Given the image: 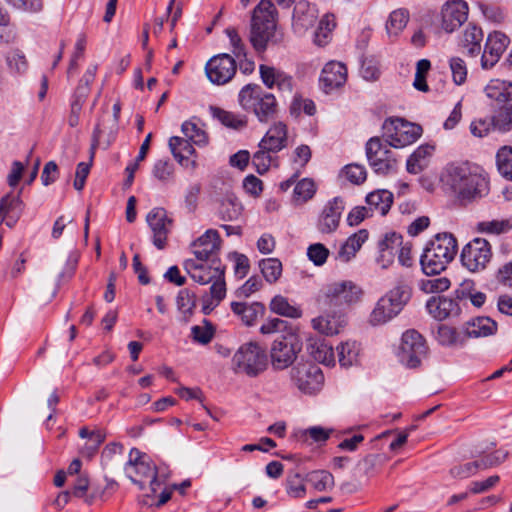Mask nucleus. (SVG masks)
I'll return each instance as SVG.
<instances>
[{
	"instance_id": "obj_1",
	"label": "nucleus",
	"mask_w": 512,
	"mask_h": 512,
	"mask_svg": "<svg viewBox=\"0 0 512 512\" xmlns=\"http://www.w3.org/2000/svg\"><path fill=\"white\" fill-rule=\"evenodd\" d=\"M440 180L443 188L460 200H472L488 192L486 177L467 163L447 165Z\"/></svg>"
},
{
	"instance_id": "obj_2",
	"label": "nucleus",
	"mask_w": 512,
	"mask_h": 512,
	"mask_svg": "<svg viewBox=\"0 0 512 512\" xmlns=\"http://www.w3.org/2000/svg\"><path fill=\"white\" fill-rule=\"evenodd\" d=\"M278 12L271 0H261L253 9L249 41L257 52L266 50L275 40Z\"/></svg>"
},
{
	"instance_id": "obj_3",
	"label": "nucleus",
	"mask_w": 512,
	"mask_h": 512,
	"mask_svg": "<svg viewBox=\"0 0 512 512\" xmlns=\"http://www.w3.org/2000/svg\"><path fill=\"white\" fill-rule=\"evenodd\" d=\"M457 253V241L450 233L437 234L426 246L421 255L420 264L427 275L440 274L454 259Z\"/></svg>"
},
{
	"instance_id": "obj_4",
	"label": "nucleus",
	"mask_w": 512,
	"mask_h": 512,
	"mask_svg": "<svg viewBox=\"0 0 512 512\" xmlns=\"http://www.w3.org/2000/svg\"><path fill=\"white\" fill-rule=\"evenodd\" d=\"M239 104L245 111L253 112L260 122H268L278 111L275 96L257 84H248L240 90Z\"/></svg>"
},
{
	"instance_id": "obj_5",
	"label": "nucleus",
	"mask_w": 512,
	"mask_h": 512,
	"mask_svg": "<svg viewBox=\"0 0 512 512\" xmlns=\"http://www.w3.org/2000/svg\"><path fill=\"white\" fill-rule=\"evenodd\" d=\"M232 368L237 374L258 376L267 368L265 350L257 342L242 344L233 355Z\"/></svg>"
},
{
	"instance_id": "obj_6",
	"label": "nucleus",
	"mask_w": 512,
	"mask_h": 512,
	"mask_svg": "<svg viewBox=\"0 0 512 512\" xmlns=\"http://www.w3.org/2000/svg\"><path fill=\"white\" fill-rule=\"evenodd\" d=\"M124 470L127 477L140 489H144L145 484L148 483L152 494L156 493L162 484L157 477L156 466L137 449L130 451L129 460L125 464Z\"/></svg>"
},
{
	"instance_id": "obj_7",
	"label": "nucleus",
	"mask_w": 512,
	"mask_h": 512,
	"mask_svg": "<svg viewBox=\"0 0 512 512\" xmlns=\"http://www.w3.org/2000/svg\"><path fill=\"white\" fill-rule=\"evenodd\" d=\"M410 290L406 286H397L379 299L370 314L372 325H381L397 316L410 299Z\"/></svg>"
},
{
	"instance_id": "obj_8",
	"label": "nucleus",
	"mask_w": 512,
	"mask_h": 512,
	"mask_svg": "<svg viewBox=\"0 0 512 512\" xmlns=\"http://www.w3.org/2000/svg\"><path fill=\"white\" fill-rule=\"evenodd\" d=\"M302 350V342L299 336L293 332L278 335L270 347L271 366L276 371H282L290 367Z\"/></svg>"
},
{
	"instance_id": "obj_9",
	"label": "nucleus",
	"mask_w": 512,
	"mask_h": 512,
	"mask_svg": "<svg viewBox=\"0 0 512 512\" xmlns=\"http://www.w3.org/2000/svg\"><path fill=\"white\" fill-rule=\"evenodd\" d=\"M361 295V288L354 282L346 280L327 285L319 301L326 308L341 311L357 303Z\"/></svg>"
},
{
	"instance_id": "obj_10",
	"label": "nucleus",
	"mask_w": 512,
	"mask_h": 512,
	"mask_svg": "<svg viewBox=\"0 0 512 512\" xmlns=\"http://www.w3.org/2000/svg\"><path fill=\"white\" fill-rule=\"evenodd\" d=\"M290 380L301 393L315 395L323 387L324 375L320 367L313 363H298L290 370Z\"/></svg>"
},
{
	"instance_id": "obj_11",
	"label": "nucleus",
	"mask_w": 512,
	"mask_h": 512,
	"mask_svg": "<svg viewBox=\"0 0 512 512\" xmlns=\"http://www.w3.org/2000/svg\"><path fill=\"white\" fill-rule=\"evenodd\" d=\"M426 353V342L419 332L410 329L403 333L397 356L404 366L418 367Z\"/></svg>"
},
{
	"instance_id": "obj_12",
	"label": "nucleus",
	"mask_w": 512,
	"mask_h": 512,
	"mask_svg": "<svg viewBox=\"0 0 512 512\" xmlns=\"http://www.w3.org/2000/svg\"><path fill=\"white\" fill-rule=\"evenodd\" d=\"M385 137L389 146L403 148L417 141L422 133L419 125L401 118L392 119L384 124Z\"/></svg>"
},
{
	"instance_id": "obj_13",
	"label": "nucleus",
	"mask_w": 512,
	"mask_h": 512,
	"mask_svg": "<svg viewBox=\"0 0 512 512\" xmlns=\"http://www.w3.org/2000/svg\"><path fill=\"white\" fill-rule=\"evenodd\" d=\"M462 265L470 272L484 270L492 258L490 243L484 238H475L461 252Z\"/></svg>"
},
{
	"instance_id": "obj_14",
	"label": "nucleus",
	"mask_w": 512,
	"mask_h": 512,
	"mask_svg": "<svg viewBox=\"0 0 512 512\" xmlns=\"http://www.w3.org/2000/svg\"><path fill=\"white\" fill-rule=\"evenodd\" d=\"M366 156L370 166L378 174H388L396 169L397 160L379 138H371L366 143Z\"/></svg>"
},
{
	"instance_id": "obj_15",
	"label": "nucleus",
	"mask_w": 512,
	"mask_h": 512,
	"mask_svg": "<svg viewBox=\"0 0 512 512\" xmlns=\"http://www.w3.org/2000/svg\"><path fill=\"white\" fill-rule=\"evenodd\" d=\"M379 246L382 250V258L387 256L386 263L382 264V268L385 269L390 266L396 254L401 265L406 267L412 265L411 246L408 243L403 244L401 235L397 233L387 234L379 243Z\"/></svg>"
},
{
	"instance_id": "obj_16",
	"label": "nucleus",
	"mask_w": 512,
	"mask_h": 512,
	"mask_svg": "<svg viewBox=\"0 0 512 512\" xmlns=\"http://www.w3.org/2000/svg\"><path fill=\"white\" fill-rule=\"evenodd\" d=\"M236 69V61L229 54H219L212 57L205 67L208 79L217 85L229 82L235 75Z\"/></svg>"
},
{
	"instance_id": "obj_17",
	"label": "nucleus",
	"mask_w": 512,
	"mask_h": 512,
	"mask_svg": "<svg viewBox=\"0 0 512 512\" xmlns=\"http://www.w3.org/2000/svg\"><path fill=\"white\" fill-rule=\"evenodd\" d=\"M146 221L153 233V244L160 250L164 249L172 225L166 210L154 208L147 214Z\"/></svg>"
},
{
	"instance_id": "obj_18",
	"label": "nucleus",
	"mask_w": 512,
	"mask_h": 512,
	"mask_svg": "<svg viewBox=\"0 0 512 512\" xmlns=\"http://www.w3.org/2000/svg\"><path fill=\"white\" fill-rule=\"evenodd\" d=\"M508 45L509 38L505 34L498 31L490 33L481 57V67L483 69L492 68L499 61Z\"/></svg>"
},
{
	"instance_id": "obj_19",
	"label": "nucleus",
	"mask_w": 512,
	"mask_h": 512,
	"mask_svg": "<svg viewBox=\"0 0 512 512\" xmlns=\"http://www.w3.org/2000/svg\"><path fill=\"white\" fill-rule=\"evenodd\" d=\"M343 210L344 202L342 198L335 197L328 201L319 215L317 222L318 231L322 234L335 232L339 226Z\"/></svg>"
},
{
	"instance_id": "obj_20",
	"label": "nucleus",
	"mask_w": 512,
	"mask_h": 512,
	"mask_svg": "<svg viewBox=\"0 0 512 512\" xmlns=\"http://www.w3.org/2000/svg\"><path fill=\"white\" fill-rule=\"evenodd\" d=\"M318 19L317 8L306 0H300L295 4L292 27L298 35L305 34L312 28Z\"/></svg>"
},
{
	"instance_id": "obj_21",
	"label": "nucleus",
	"mask_w": 512,
	"mask_h": 512,
	"mask_svg": "<svg viewBox=\"0 0 512 512\" xmlns=\"http://www.w3.org/2000/svg\"><path fill=\"white\" fill-rule=\"evenodd\" d=\"M220 249V237L216 230H207L202 236L192 243V252L197 261L205 262L211 260L214 264V257Z\"/></svg>"
},
{
	"instance_id": "obj_22",
	"label": "nucleus",
	"mask_w": 512,
	"mask_h": 512,
	"mask_svg": "<svg viewBox=\"0 0 512 512\" xmlns=\"http://www.w3.org/2000/svg\"><path fill=\"white\" fill-rule=\"evenodd\" d=\"M442 28L453 32L459 28L468 17V5L463 0L448 1L442 8Z\"/></svg>"
},
{
	"instance_id": "obj_23",
	"label": "nucleus",
	"mask_w": 512,
	"mask_h": 512,
	"mask_svg": "<svg viewBox=\"0 0 512 512\" xmlns=\"http://www.w3.org/2000/svg\"><path fill=\"white\" fill-rule=\"evenodd\" d=\"M346 80L347 68L341 62L330 61L322 69L320 83L326 93L342 87Z\"/></svg>"
},
{
	"instance_id": "obj_24",
	"label": "nucleus",
	"mask_w": 512,
	"mask_h": 512,
	"mask_svg": "<svg viewBox=\"0 0 512 512\" xmlns=\"http://www.w3.org/2000/svg\"><path fill=\"white\" fill-rule=\"evenodd\" d=\"M215 201L218 203V214L224 221H235L242 214V205L229 187H224L217 194Z\"/></svg>"
},
{
	"instance_id": "obj_25",
	"label": "nucleus",
	"mask_w": 512,
	"mask_h": 512,
	"mask_svg": "<svg viewBox=\"0 0 512 512\" xmlns=\"http://www.w3.org/2000/svg\"><path fill=\"white\" fill-rule=\"evenodd\" d=\"M184 267L190 277L201 285L208 284L215 278H219L224 271L219 266L208 265L194 259L186 260Z\"/></svg>"
},
{
	"instance_id": "obj_26",
	"label": "nucleus",
	"mask_w": 512,
	"mask_h": 512,
	"mask_svg": "<svg viewBox=\"0 0 512 512\" xmlns=\"http://www.w3.org/2000/svg\"><path fill=\"white\" fill-rule=\"evenodd\" d=\"M426 309L433 318L440 321L460 314L458 302L446 297H431L426 303Z\"/></svg>"
},
{
	"instance_id": "obj_27",
	"label": "nucleus",
	"mask_w": 512,
	"mask_h": 512,
	"mask_svg": "<svg viewBox=\"0 0 512 512\" xmlns=\"http://www.w3.org/2000/svg\"><path fill=\"white\" fill-rule=\"evenodd\" d=\"M288 131L283 122L274 123L266 132L260 143L262 148L277 153L287 146Z\"/></svg>"
},
{
	"instance_id": "obj_28",
	"label": "nucleus",
	"mask_w": 512,
	"mask_h": 512,
	"mask_svg": "<svg viewBox=\"0 0 512 512\" xmlns=\"http://www.w3.org/2000/svg\"><path fill=\"white\" fill-rule=\"evenodd\" d=\"M169 148L174 158L180 165L195 168L196 161L189 157L195 153L192 142L186 137L173 136L169 139Z\"/></svg>"
},
{
	"instance_id": "obj_29",
	"label": "nucleus",
	"mask_w": 512,
	"mask_h": 512,
	"mask_svg": "<svg viewBox=\"0 0 512 512\" xmlns=\"http://www.w3.org/2000/svg\"><path fill=\"white\" fill-rule=\"evenodd\" d=\"M307 350L313 359L325 365L334 364V351L331 344L323 338H311Z\"/></svg>"
},
{
	"instance_id": "obj_30",
	"label": "nucleus",
	"mask_w": 512,
	"mask_h": 512,
	"mask_svg": "<svg viewBox=\"0 0 512 512\" xmlns=\"http://www.w3.org/2000/svg\"><path fill=\"white\" fill-rule=\"evenodd\" d=\"M367 208L373 213L384 216L390 210L393 203V194L385 189L376 190L366 196Z\"/></svg>"
},
{
	"instance_id": "obj_31",
	"label": "nucleus",
	"mask_w": 512,
	"mask_h": 512,
	"mask_svg": "<svg viewBox=\"0 0 512 512\" xmlns=\"http://www.w3.org/2000/svg\"><path fill=\"white\" fill-rule=\"evenodd\" d=\"M231 310L241 318L244 324L251 326L259 316L264 314L265 307L260 302H254L251 304L245 302H232Z\"/></svg>"
},
{
	"instance_id": "obj_32",
	"label": "nucleus",
	"mask_w": 512,
	"mask_h": 512,
	"mask_svg": "<svg viewBox=\"0 0 512 512\" xmlns=\"http://www.w3.org/2000/svg\"><path fill=\"white\" fill-rule=\"evenodd\" d=\"M345 323L346 322L342 314H325L312 320L313 328L318 332L326 335H334L339 333L340 329L345 325Z\"/></svg>"
},
{
	"instance_id": "obj_33",
	"label": "nucleus",
	"mask_w": 512,
	"mask_h": 512,
	"mask_svg": "<svg viewBox=\"0 0 512 512\" xmlns=\"http://www.w3.org/2000/svg\"><path fill=\"white\" fill-rule=\"evenodd\" d=\"M485 94L488 98L505 103L512 100V82L500 79H492L485 87Z\"/></svg>"
},
{
	"instance_id": "obj_34",
	"label": "nucleus",
	"mask_w": 512,
	"mask_h": 512,
	"mask_svg": "<svg viewBox=\"0 0 512 512\" xmlns=\"http://www.w3.org/2000/svg\"><path fill=\"white\" fill-rule=\"evenodd\" d=\"M497 330V323L489 317H477L468 322L465 334L468 337L478 338L493 335Z\"/></svg>"
},
{
	"instance_id": "obj_35",
	"label": "nucleus",
	"mask_w": 512,
	"mask_h": 512,
	"mask_svg": "<svg viewBox=\"0 0 512 512\" xmlns=\"http://www.w3.org/2000/svg\"><path fill=\"white\" fill-rule=\"evenodd\" d=\"M409 12L406 9L400 8L392 11L386 21L385 29L390 39L397 38L409 21Z\"/></svg>"
},
{
	"instance_id": "obj_36",
	"label": "nucleus",
	"mask_w": 512,
	"mask_h": 512,
	"mask_svg": "<svg viewBox=\"0 0 512 512\" xmlns=\"http://www.w3.org/2000/svg\"><path fill=\"white\" fill-rule=\"evenodd\" d=\"M482 39L483 32L481 28L474 25H468L462 34L460 45L473 56L481 51Z\"/></svg>"
},
{
	"instance_id": "obj_37",
	"label": "nucleus",
	"mask_w": 512,
	"mask_h": 512,
	"mask_svg": "<svg viewBox=\"0 0 512 512\" xmlns=\"http://www.w3.org/2000/svg\"><path fill=\"white\" fill-rule=\"evenodd\" d=\"M336 27L335 18L333 15H324L318 23V26L313 34V42L317 46L323 47L327 45L331 38L332 32Z\"/></svg>"
},
{
	"instance_id": "obj_38",
	"label": "nucleus",
	"mask_w": 512,
	"mask_h": 512,
	"mask_svg": "<svg viewBox=\"0 0 512 512\" xmlns=\"http://www.w3.org/2000/svg\"><path fill=\"white\" fill-rule=\"evenodd\" d=\"M78 255L69 254L65 259H57L52 263V271L58 275L59 280L70 279L76 270Z\"/></svg>"
},
{
	"instance_id": "obj_39",
	"label": "nucleus",
	"mask_w": 512,
	"mask_h": 512,
	"mask_svg": "<svg viewBox=\"0 0 512 512\" xmlns=\"http://www.w3.org/2000/svg\"><path fill=\"white\" fill-rule=\"evenodd\" d=\"M432 147H418L407 160V171L412 174L420 173L427 166V157L431 155Z\"/></svg>"
},
{
	"instance_id": "obj_40",
	"label": "nucleus",
	"mask_w": 512,
	"mask_h": 512,
	"mask_svg": "<svg viewBox=\"0 0 512 512\" xmlns=\"http://www.w3.org/2000/svg\"><path fill=\"white\" fill-rule=\"evenodd\" d=\"M338 360L341 366L350 367L358 360L359 346L355 341H346L337 346Z\"/></svg>"
},
{
	"instance_id": "obj_41",
	"label": "nucleus",
	"mask_w": 512,
	"mask_h": 512,
	"mask_svg": "<svg viewBox=\"0 0 512 512\" xmlns=\"http://www.w3.org/2000/svg\"><path fill=\"white\" fill-rule=\"evenodd\" d=\"M316 192L315 183L308 178L300 180L294 188L293 202L295 205H302L313 198Z\"/></svg>"
},
{
	"instance_id": "obj_42",
	"label": "nucleus",
	"mask_w": 512,
	"mask_h": 512,
	"mask_svg": "<svg viewBox=\"0 0 512 512\" xmlns=\"http://www.w3.org/2000/svg\"><path fill=\"white\" fill-rule=\"evenodd\" d=\"M270 309L272 312L284 317L299 318L302 315L298 307L291 305L287 298L281 295H277L271 300Z\"/></svg>"
},
{
	"instance_id": "obj_43",
	"label": "nucleus",
	"mask_w": 512,
	"mask_h": 512,
	"mask_svg": "<svg viewBox=\"0 0 512 512\" xmlns=\"http://www.w3.org/2000/svg\"><path fill=\"white\" fill-rule=\"evenodd\" d=\"M306 480L317 491L322 492L334 486L333 475L325 470H316L307 474Z\"/></svg>"
},
{
	"instance_id": "obj_44",
	"label": "nucleus",
	"mask_w": 512,
	"mask_h": 512,
	"mask_svg": "<svg viewBox=\"0 0 512 512\" xmlns=\"http://www.w3.org/2000/svg\"><path fill=\"white\" fill-rule=\"evenodd\" d=\"M176 305L178 311L182 314L181 320L185 323L188 322L196 306L195 295L188 289L180 290L176 298Z\"/></svg>"
},
{
	"instance_id": "obj_45",
	"label": "nucleus",
	"mask_w": 512,
	"mask_h": 512,
	"mask_svg": "<svg viewBox=\"0 0 512 512\" xmlns=\"http://www.w3.org/2000/svg\"><path fill=\"white\" fill-rule=\"evenodd\" d=\"M263 277L268 283H275L282 274V263L277 258H266L259 262Z\"/></svg>"
},
{
	"instance_id": "obj_46",
	"label": "nucleus",
	"mask_w": 512,
	"mask_h": 512,
	"mask_svg": "<svg viewBox=\"0 0 512 512\" xmlns=\"http://www.w3.org/2000/svg\"><path fill=\"white\" fill-rule=\"evenodd\" d=\"M181 131L184 137L188 138L195 145L204 146L208 143L206 132L192 120L185 121L181 126Z\"/></svg>"
},
{
	"instance_id": "obj_47",
	"label": "nucleus",
	"mask_w": 512,
	"mask_h": 512,
	"mask_svg": "<svg viewBox=\"0 0 512 512\" xmlns=\"http://www.w3.org/2000/svg\"><path fill=\"white\" fill-rule=\"evenodd\" d=\"M87 97V88L83 87V85H78L74 94L73 101L71 103V111L68 118V123L71 127H75L79 123V115L82 109V106Z\"/></svg>"
},
{
	"instance_id": "obj_48",
	"label": "nucleus",
	"mask_w": 512,
	"mask_h": 512,
	"mask_svg": "<svg viewBox=\"0 0 512 512\" xmlns=\"http://www.w3.org/2000/svg\"><path fill=\"white\" fill-rule=\"evenodd\" d=\"M512 229V222L508 219H494L481 221L477 224V230L481 233L499 235Z\"/></svg>"
},
{
	"instance_id": "obj_49",
	"label": "nucleus",
	"mask_w": 512,
	"mask_h": 512,
	"mask_svg": "<svg viewBox=\"0 0 512 512\" xmlns=\"http://www.w3.org/2000/svg\"><path fill=\"white\" fill-rule=\"evenodd\" d=\"M496 161L500 174L507 180H512V147L504 146L499 149Z\"/></svg>"
},
{
	"instance_id": "obj_50",
	"label": "nucleus",
	"mask_w": 512,
	"mask_h": 512,
	"mask_svg": "<svg viewBox=\"0 0 512 512\" xmlns=\"http://www.w3.org/2000/svg\"><path fill=\"white\" fill-rule=\"evenodd\" d=\"M419 288L426 294L442 293L449 289L451 282L447 277L426 278L419 281Z\"/></svg>"
},
{
	"instance_id": "obj_51",
	"label": "nucleus",
	"mask_w": 512,
	"mask_h": 512,
	"mask_svg": "<svg viewBox=\"0 0 512 512\" xmlns=\"http://www.w3.org/2000/svg\"><path fill=\"white\" fill-rule=\"evenodd\" d=\"M110 126H111V122H109V118L108 119L102 118L95 126L93 134H92L91 159L93 158L94 150L98 146L103 144L105 149L109 147V146H106L105 141L108 138V132H109Z\"/></svg>"
},
{
	"instance_id": "obj_52",
	"label": "nucleus",
	"mask_w": 512,
	"mask_h": 512,
	"mask_svg": "<svg viewBox=\"0 0 512 512\" xmlns=\"http://www.w3.org/2000/svg\"><path fill=\"white\" fill-rule=\"evenodd\" d=\"M493 126L501 132L512 129V105L501 107L492 117Z\"/></svg>"
},
{
	"instance_id": "obj_53",
	"label": "nucleus",
	"mask_w": 512,
	"mask_h": 512,
	"mask_svg": "<svg viewBox=\"0 0 512 512\" xmlns=\"http://www.w3.org/2000/svg\"><path fill=\"white\" fill-rule=\"evenodd\" d=\"M212 113L223 125L234 129L242 128L246 125L244 117L236 115L232 112L222 110L220 108H212Z\"/></svg>"
},
{
	"instance_id": "obj_54",
	"label": "nucleus",
	"mask_w": 512,
	"mask_h": 512,
	"mask_svg": "<svg viewBox=\"0 0 512 512\" xmlns=\"http://www.w3.org/2000/svg\"><path fill=\"white\" fill-rule=\"evenodd\" d=\"M271 153L273 152L262 148L261 144H259V149L254 153L252 158V163L259 174H264L269 170L272 163Z\"/></svg>"
},
{
	"instance_id": "obj_55",
	"label": "nucleus",
	"mask_w": 512,
	"mask_h": 512,
	"mask_svg": "<svg viewBox=\"0 0 512 512\" xmlns=\"http://www.w3.org/2000/svg\"><path fill=\"white\" fill-rule=\"evenodd\" d=\"M287 494L293 498H302L306 494L304 479L299 473L289 475L286 485Z\"/></svg>"
},
{
	"instance_id": "obj_56",
	"label": "nucleus",
	"mask_w": 512,
	"mask_h": 512,
	"mask_svg": "<svg viewBox=\"0 0 512 512\" xmlns=\"http://www.w3.org/2000/svg\"><path fill=\"white\" fill-rule=\"evenodd\" d=\"M449 64L454 83L457 85L463 84L466 81L468 73L464 60L459 57H452Z\"/></svg>"
},
{
	"instance_id": "obj_57",
	"label": "nucleus",
	"mask_w": 512,
	"mask_h": 512,
	"mask_svg": "<svg viewBox=\"0 0 512 512\" xmlns=\"http://www.w3.org/2000/svg\"><path fill=\"white\" fill-rule=\"evenodd\" d=\"M508 456V452L504 450H496L491 454H484L478 459V463L481 470L497 466L505 461Z\"/></svg>"
},
{
	"instance_id": "obj_58",
	"label": "nucleus",
	"mask_w": 512,
	"mask_h": 512,
	"mask_svg": "<svg viewBox=\"0 0 512 512\" xmlns=\"http://www.w3.org/2000/svg\"><path fill=\"white\" fill-rule=\"evenodd\" d=\"M481 470L478 460L473 462H468L464 464H459L450 469V475L453 478L465 479L477 473V471Z\"/></svg>"
},
{
	"instance_id": "obj_59",
	"label": "nucleus",
	"mask_w": 512,
	"mask_h": 512,
	"mask_svg": "<svg viewBox=\"0 0 512 512\" xmlns=\"http://www.w3.org/2000/svg\"><path fill=\"white\" fill-rule=\"evenodd\" d=\"M226 35L230 40V45L232 47V53L236 58L241 59L242 57H246V49L245 45L239 36L237 30L233 27H229L225 30Z\"/></svg>"
},
{
	"instance_id": "obj_60",
	"label": "nucleus",
	"mask_w": 512,
	"mask_h": 512,
	"mask_svg": "<svg viewBox=\"0 0 512 512\" xmlns=\"http://www.w3.org/2000/svg\"><path fill=\"white\" fill-rule=\"evenodd\" d=\"M307 255L315 265L321 266L326 262L329 250L323 244L315 243L308 247Z\"/></svg>"
},
{
	"instance_id": "obj_61",
	"label": "nucleus",
	"mask_w": 512,
	"mask_h": 512,
	"mask_svg": "<svg viewBox=\"0 0 512 512\" xmlns=\"http://www.w3.org/2000/svg\"><path fill=\"white\" fill-rule=\"evenodd\" d=\"M343 173L345 177L353 184H361L366 179V170L358 164H349L345 166Z\"/></svg>"
},
{
	"instance_id": "obj_62",
	"label": "nucleus",
	"mask_w": 512,
	"mask_h": 512,
	"mask_svg": "<svg viewBox=\"0 0 512 512\" xmlns=\"http://www.w3.org/2000/svg\"><path fill=\"white\" fill-rule=\"evenodd\" d=\"M262 281L256 276L250 277L241 287H239L235 294L237 298H248L253 293L260 290Z\"/></svg>"
},
{
	"instance_id": "obj_63",
	"label": "nucleus",
	"mask_w": 512,
	"mask_h": 512,
	"mask_svg": "<svg viewBox=\"0 0 512 512\" xmlns=\"http://www.w3.org/2000/svg\"><path fill=\"white\" fill-rule=\"evenodd\" d=\"M6 60L11 71L22 73L27 69L26 58L20 51L8 53Z\"/></svg>"
},
{
	"instance_id": "obj_64",
	"label": "nucleus",
	"mask_w": 512,
	"mask_h": 512,
	"mask_svg": "<svg viewBox=\"0 0 512 512\" xmlns=\"http://www.w3.org/2000/svg\"><path fill=\"white\" fill-rule=\"evenodd\" d=\"M191 335L195 342L205 345L212 340L214 332L210 325H195L191 328Z\"/></svg>"
}]
</instances>
